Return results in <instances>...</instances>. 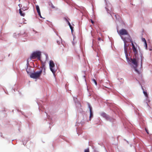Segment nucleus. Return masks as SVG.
I'll return each instance as SVG.
<instances>
[{
  "label": "nucleus",
  "mask_w": 152,
  "mask_h": 152,
  "mask_svg": "<svg viewBox=\"0 0 152 152\" xmlns=\"http://www.w3.org/2000/svg\"><path fill=\"white\" fill-rule=\"evenodd\" d=\"M140 58H141V66L142 67V60L144 58V57L141 54L140 56Z\"/></svg>",
  "instance_id": "obj_14"
},
{
  "label": "nucleus",
  "mask_w": 152,
  "mask_h": 152,
  "mask_svg": "<svg viewBox=\"0 0 152 152\" xmlns=\"http://www.w3.org/2000/svg\"><path fill=\"white\" fill-rule=\"evenodd\" d=\"M84 152H89V150L88 148H87L84 150Z\"/></svg>",
  "instance_id": "obj_21"
},
{
  "label": "nucleus",
  "mask_w": 152,
  "mask_h": 152,
  "mask_svg": "<svg viewBox=\"0 0 152 152\" xmlns=\"http://www.w3.org/2000/svg\"><path fill=\"white\" fill-rule=\"evenodd\" d=\"M120 36L121 39L124 41V50L126 58H127V59H128V53H127V50L128 48V47L129 45V44L128 43L129 42H131L132 43V42H133L132 41L131 37H129V38H126L125 37H124L123 36L120 35Z\"/></svg>",
  "instance_id": "obj_2"
},
{
  "label": "nucleus",
  "mask_w": 152,
  "mask_h": 152,
  "mask_svg": "<svg viewBox=\"0 0 152 152\" xmlns=\"http://www.w3.org/2000/svg\"><path fill=\"white\" fill-rule=\"evenodd\" d=\"M151 49H150V50H151Z\"/></svg>",
  "instance_id": "obj_38"
},
{
  "label": "nucleus",
  "mask_w": 152,
  "mask_h": 152,
  "mask_svg": "<svg viewBox=\"0 0 152 152\" xmlns=\"http://www.w3.org/2000/svg\"><path fill=\"white\" fill-rule=\"evenodd\" d=\"M74 100L75 102L76 105L77 107H78V108H80L81 107V104L78 101L76 102L75 100V98H74Z\"/></svg>",
  "instance_id": "obj_12"
},
{
  "label": "nucleus",
  "mask_w": 152,
  "mask_h": 152,
  "mask_svg": "<svg viewBox=\"0 0 152 152\" xmlns=\"http://www.w3.org/2000/svg\"><path fill=\"white\" fill-rule=\"evenodd\" d=\"M45 112V113H46V115H47V114L46 113V112Z\"/></svg>",
  "instance_id": "obj_37"
},
{
  "label": "nucleus",
  "mask_w": 152,
  "mask_h": 152,
  "mask_svg": "<svg viewBox=\"0 0 152 152\" xmlns=\"http://www.w3.org/2000/svg\"><path fill=\"white\" fill-rule=\"evenodd\" d=\"M33 31L34 32H35V33H37V31H34V30H33Z\"/></svg>",
  "instance_id": "obj_32"
},
{
  "label": "nucleus",
  "mask_w": 152,
  "mask_h": 152,
  "mask_svg": "<svg viewBox=\"0 0 152 152\" xmlns=\"http://www.w3.org/2000/svg\"><path fill=\"white\" fill-rule=\"evenodd\" d=\"M142 41L144 42L145 48L146 49H147V44L146 42V41L144 38H142Z\"/></svg>",
  "instance_id": "obj_13"
},
{
  "label": "nucleus",
  "mask_w": 152,
  "mask_h": 152,
  "mask_svg": "<svg viewBox=\"0 0 152 152\" xmlns=\"http://www.w3.org/2000/svg\"><path fill=\"white\" fill-rule=\"evenodd\" d=\"M36 8L38 13H41L39 7L38 5H36Z\"/></svg>",
  "instance_id": "obj_15"
},
{
  "label": "nucleus",
  "mask_w": 152,
  "mask_h": 152,
  "mask_svg": "<svg viewBox=\"0 0 152 152\" xmlns=\"http://www.w3.org/2000/svg\"><path fill=\"white\" fill-rule=\"evenodd\" d=\"M19 13L20 15L22 16H24V14L22 13V11L21 9H19Z\"/></svg>",
  "instance_id": "obj_17"
},
{
  "label": "nucleus",
  "mask_w": 152,
  "mask_h": 152,
  "mask_svg": "<svg viewBox=\"0 0 152 152\" xmlns=\"http://www.w3.org/2000/svg\"><path fill=\"white\" fill-rule=\"evenodd\" d=\"M49 5L52 8H55V7L54 6L53 4L51 3H50L49 4Z\"/></svg>",
  "instance_id": "obj_19"
},
{
  "label": "nucleus",
  "mask_w": 152,
  "mask_h": 152,
  "mask_svg": "<svg viewBox=\"0 0 152 152\" xmlns=\"http://www.w3.org/2000/svg\"><path fill=\"white\" fill-rule=\"evenodd\" d=\"M37 103L39 106V111H42V109L44 108L42 106L43 102L42 100H39L37 101Z\"/></svg>",
  "instance_id": "obj_10"
},
{
  "label": "nucleus",
  "mask_w": 152,
  "mask_h": 152,
  "mask_svg": "<svg viewBox=\"0 0 152 152\" xmlns=\"http://www.w3.org/2000/svg\"><path fill=\"white\" fill-rule=\"evenodd\" d=\"M42 72V70L37 71L33 73H31L30 75L31 78L36 79L39 78Z\"/></svg>",
  "instance_id": "obj_6"
},
{
  "label": "nucleus",
  "mask_w": 152,
  "mask_h": 152,
  "mask_svg": "<svg viewBox=\"0 0 152 152\" xmlns=\"http://www.w3.org/2000/svg\"><path fill=\"white\" fill-rule=\"evenodd\" d=\"M98 144L101 146H102L103 145V143L102 142L99 143Z\"/></svg>",
  "instance_id": "obj_25"
},
{
  "label": "nucleus",
  "mask_w": 152,
  "mask_h": 152,
  "mask_svg": "<svg viewBox=\"0 0 152 152\" xmlns=\"http://www.w3.org/2000/svg\"><path fill=\"white\" fill-rule=\"evenodd\" d=\"M75 37H73V40H74V39H75Z\"/></svg>",
  "instance_id": "obj_36"
},
{
  "label": "nucleus",
  "mask_w": 152,
  "mask_h": 152,
  "mask_svg": "<svg viewBox=\"0 0 152 152\" xmlns=\"http://www.w3.org/2000/svg\"><path fill=\"white\" fill-rule=\"evenodd\" d=\"M91 20V23H92V24H94V21L92 20Z\"/></svg>",
  "instance_id": "obj_29"
},
{
  "label": "nucleus",
  "mask_w": 152,
  "mask_h": 152,
  "mask_svg": "<svg viewBox=\"0 0 152 152\" xmlns=\"http://www.w3.org/2000/svg\"><path fill=\"white\" fill-rule=\"evenodd\" d=\"M98 39L99 41H100L102 40V39L101 38H100V37H99L98 38Z\"/></svg>",
  "instance_id": "obj_27"
},
{
  "label": "nucleus",
  "mask_w": 152,
  "mask_h": 152,
  "mask_svg": "<svg viewBox=\"0 0 152 152\" xmlns=\"http://www.w3.org/2000/svg\"><path fill=\"white\" fill-rule=\"evenodd\" d=\"M27 68H28V59H27ZM26 71L27 72V73L28 74V71L27 69H26Z\"/></svg>",
  "instance_id": "obj_18"
},
{
  "label": "nucleus",
  "mask_w": 152,
  "mask_h": 152,
  "mask_svg": "<svg viewBox=\"0 0 152 152\" xmlns=\"http://www.w3.org/2000/svg\"><path fill=\"white\" fill-rule=\"evenodd\" d=\"M119 34L120 35H126V37H125L126 38H129V37H131L127 31L124 29L122 28L119 31Z\"/></svg>",
  "instance_id": "obj_7"
},
{
  "label": "nucleus",
  "mask_w": 152,
  "mask_h": 152,
  "mask_svg": "<svg viewBox=\"0 0 152 152\" xmlns=\"http://www.w3.org/2000/svg\"><path fill=\"white\" fill-rule=\"evenodd\" d=\"M128 59H127V58H126L127 62L129 64H131V63H132L134 65V66H133V68L135 71L139 74L140 73L139 72L137 69V67L138 66L137 62L139 59L138 56H137L136 58V56H134L133 58H129L128 57Z\"/></svg>",
  "instance_id": "obj_1"
},
{
  "label": "nucleus",
  "mask_w": 152,
  "mask_h": 152,
  "mask_svg": "<svg viewBox=\"0 0 152 152\" xmlns=\"http://www.w3.org/2000/svg\"><path fill=\"white\" fill-rule=\"evenodd\" d=\"M143 93L146 97V99H147L148 98V94L147 92L144 91H143Z\"/></svg>",
  "instance_id": "obj_16"
},
{
  "label": "nucleus",
  "mask_w": 152,
  "mask_h": 152,
  "mask_svg": "<svg viewBox=\"0 0 152 152\" xmlns=\"http://www.w3.org/2000/svg\"><path fill=\"white\" fill-rule=\"evenodd\" d=\"M139 83L140 84V85L141 86L142 89H143V88H142V85H141V84L140 83V82H139Z\"/></svg>",
  "instance_id": "obj_31"
},
{
  "label": "nucleus",
  "mask_w": 152,
  "mask_h": 152,
  "mask_svg": "<svg viewBox=\"0 0 152 152\" xmlns=\"http://www.w3.org/2000/svg\"><path fill=\"white\" fill-rule=\"evenodd\" d=\"M104 1L106 3V6L105 8L107 13H109L112 17H113V16L114 15L116 20H119L120 18L119 15H115L114 13L112 14L113 9L111 4L109 2H107L106 0H104Z\"/></svg>",
  "instance_id": "obj_3"
},
{
  "label": "nucleus",
  "mask_w": 152,
  "mask_h": 152,
  "mask_svg": "<svg viewBox=\"0 0 152 152\" xmlns=\"http://www.w3.org/2000/svg\"><path fill=\"white\" fill-rule=\"evenodd\" d=\"M147 105H148V104L147 103Z\"/></svg>",
  "instance_id": "obj_39"
},
{
  "label": "nucleus",
  "mask_w": 152,
  "mask_h": 152,
  "mask_svg": "<svg viewBox=\"0 0 152 152\" xmlns=\"http://www.w3.org/2000/svg\"><path fill=\"white\" fill-rule=\"evenodd\" d=\"M49 65L50 69L55 76L57 69L55 68V66L53 61L52 60H50L49 62Z\"/></svg>",
  "instance_id": "obj_5"
},
{
  "label": "nucleus",
  "mask_w": 152,
  "mask_h": 152,
  "mask_svg": "<svg viewBox=\"0 0 152 152\" xmlns=\"http://www.w3.org/2000/svg\"><path fill=\"white\" fill-rule=\"evenodd\" d=\"M47 117H48V118L49 119H50V118H49V117H50L49 116V117H48V116H47Z\"/></svg>",
  "instance_id": "obj_33"
},
{
  "label": "nucleus",
  "mask_w": 152,
  "mask_h": 152,
  "mask_svg": "<svg viewBox=\"0 0 152 152\" xmlns=\"http://www.w3.org/2000/svg\"><path fill=\"white\" fill-rule=\"evenodd\" d=\"M64 19L66 21V22H67V23H68V21H69L68 19L67 18L65 17V18H64Z\"/></svg>",
  "instance_id": "obj_23"
},
{
  "label": "nucleus",
  "mask_w": 152,
  "mask_h": 152,
  "mask_svg": "<svg viewBox=\"0 0 152 152\" xmlns=\"http://www.w3.org/2000/svg\"><path fill=\"white\" fill-rule=\"evenodd\" d=\"M92 80L94 82L95 85L96 86H97V83L96 81V80L95 79H93Z\"/></svg>",
  "instance_id": "obj_20"
},
{
  "label": "nucleus",
  "mask_w": 152,
  "mask_h": 152,
  "mask_svg": "<svg viewBox=\"0 0 152 152\" xmlns=\"http://www.w3.org/2000/svg\"><path fill=\"white\" fill-rule=\"evenodd\" d=\"M145 131L146 132V133L148 134H149V132H148V129H146V128H145Z\"/></svg>",
  "instance_id": "obj_24"
},
{
  "label": "nucleus",
  "mask_w": 152,
  "mask_h": 152,
  "mask_svg": "<svg viewBox=\"0 0 152 152\" xmlns=\"http://www.w3.org/2000/svg\"><path fill=\"white\" fill-rule=\"evenodd\" d=\"M83 78L84 80L85 81H86V77H85V76H83Z\"/></svg>",
  "instance_id": "obj_28"
},
{
  "label": "nucleus",
  "mask_w": 152,
  "mask_h": 152,
  "mask_svg": "<svg viewBox=\"0 0 152 152\" xmlns=\"http://www.w3.org/2000/svg\"><path fill=\"white\" fill-rule=\"evenodd\" d=\"M67 23H68V25H69V26H70V25H71L70 23L69 22V21Z\"/></svg>",
  "instance_id": "obj_30"
},
{
  "label": "nucleus",
  "mask_w": 152,
  "mask_h": 152,
  "mask_svg": "<svg viewBox=\"0 0 152 152\" xmlns=\"http://www.w3.org/2000/svg\"><path fill=\"white\" fill-rule=\"evenodd\" d=\"M42 52L39 50L33 51L31 54L30 58L31 59H37L38 60H40L41 59Z\"/></svg>",
  "instance_id": "obj_4"
},
{
  "label": "nucleus",
  "mask_w": 152,
  "mask_h": 152,
  "mask_svg": "<svg viewBox=\"0 0 152 152\" xmlns=\"http://www.w3.org/2000/svg\"><path fill=\"white\" fill-rule=\"evenodd\" d=\"M69 27L71 30L72 32L73 31V28L72 26L71 25L70 26H69Z\"/></svg>",
  "instance_id": "obj_22"
},
{
  "label": "nucleus",
  "mask_w": 152,
  "mask_h": 152,
  "mask_svg": "<svg viewBox=\"0 0 152 152\" xmlns=\"http://www.w3.org/2000/svg\"><path fill=\"white\" fill-rule=\"evenodd\" d=\"M132 46L133 51L134 54V56H136V58L137 56H138V52L137 48L135 46L133 42H132Z\"/></svg>",
  "instance_id": "obj_8"
},
{
  "label": "nucleus",
  "mask_w": 152,
  "mask_h": 152,
  "mask_svg": "<svg viewBox=\"0 0 152 152\" xmlns=\"http://www.w3.org/2000/svg\"><path fill=\"white\" fill-rule=\"evenodd\" d=\"M72 43L73 45H74V42H72Z\"/></svg>",
  "instance_id": "obj_35"
},
{
  "label": "nucleus",
  "mask_w": 152,
  "mask_h": 152,
  "mask_svg": "<svg viewBox=\"0 0 152 152\" xmlns=\"http://www.w3.org/2000/svg\"><path fill=\"white\" fill-rule=\"evenodd\" d=\"M38 14L39 15V17H40V18H43L42 17V16H41V13H38Z\"/></svg>",
  "instance_id": "obj_26"
},
{
  "label": "nucleus",
  "mask_w": 152,
  "mask_h": 152,
  "mask_svg": "<svg viewBox=\"0 0 152 152\" xmlns=\"http://www.w3.org/2000/svg\"><path fill=\"white\" fill-rule=\"evenodd\" d=\"M149 147V148H151V149L152 148V147H151V146H150Z\"/></svg>",
  "instance_id": "obj_34"
},
{
  "label": "nucleus",
  "mask_w": 152,
  "mask_h": 152,
  "mask_svg": "<svg viewBox=\"0 0 152 152\" xmlns=\"http://www.w3.org/2000/svg\"><path fill=\"white\" fill-rule=\"evenodd\" d=\"M100 115L103 117L104 118L107 120L110 121H112V119L110 118L109 116L104 112H102L100 113Z\"/></svg>",
  "instance_id": "obj_9"
},
{
  "label": "nucleus",
  "mask_w": 152,
  "mask_h": 152,
  "mask_svg": "<svg viewBox=\"0 0 152 152\" xmlns=\"http://www.w3.org/2000/svg\"><path fill=\"white\" fill-rule=\"evenodd\" d=\"M88 106L90 110L89 120L90 121L91 119L93 117V112L92 110V107L89 103H88Z\"/></svg>",
  "instance_id": "obj_11"
}]
</instances>
